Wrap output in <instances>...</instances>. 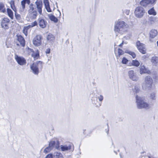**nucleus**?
I'll list each match as a JSON object with an SVG mask.
<instances>
[{
    "label": "nucleus",
    "mask_w": 158,
    "mask_h": 158,
    "mask_svg": "<svg viewBox=\"0 0 158 158\" xmlns=\"http://www.w3.org/2000/svg\"><path fill=\"white\" fill-rule=\"evenodd\" d=\"M136 46L140 52L143 54H145L146 53V49L145 45L141 43L139 40L136 41Z\"/></svg>",
    "instance_id": "obj_5"
},
{
    "label": "nucleus",
    "mask_w": 158,
    "mask_h": 158,
    "mask_svg": "<svg viewBox=\"0 0 158 158\" xmlns=\"http://www.w3.org/2000/svg\"><path fill=\"white\" fill-rule=\"evenodd\" d=\"M43 62L40 61H38L36 63V64L33 63L31 66V69L32 70L33 73L35 75H38L39 73L38 66L40 64L41 67H42Z\"/></svg>",
    "instance_id": "obj_4"
},
{
    "label": "nucleus",
    "mask_w": 158,
    "mask_h": 158,
    "mask_svg": "<svg viewBox=\"0 0 158 158\" xmlns=\"http://www.w3.org/2000/svg\"><path fill=\"white\" fill-rule=\"evenodd\" d=\"M38 23L39 26L42 28L46 27L47 22L44 19L42 18H39L38 19Z\"/></svg>",
    "instance_id": "obj_11"
},
{
    "label": "nucleus",
    "mask_w": 158,
    "mask_h": 158,
    "mask_svg": "<svg viewBox=\"0 0 158 158\" xmlns=\"http://www.w3.org/2000/svg\"><path fill=\"white\" fill-rule=\"evenodd\" d=\"M15 18L16 19H17L18 20L20 19L21 18L20 15L18 14L17 13V11L16 12H15Z\"/></svg>",
    "instance_id": "obj_39"
},
{
    "label": "nucleus",
    "mask_w": 158,
    "mask_h": 158,
    "mask_svg": "<svg viewBox=\"0 0 158 158\" xmlns=\"http://www.w3.org/2000/svg\"><path fill=\"white\" fill-rule=\"evenodd\" d=\"M45 158H53V155L52 153H49L46 156Z\"/></svg>",
    "instance_id": "obj_40"
},
{
    "label": "nucleus",
    "mask_w": 158,
    "mask_h": 158,
    "mask_svg": "<svg viewBox=\"0 0 158 158\" xmlns=\"http://www.w3.org/2000/svg\"><path fill=\"white\" fill-rule=\"evenodd\" d=\"M148 13L149 15H156V13L154 9V7H152L148 11Z\"/></svg>",
    "instance_id": "obj_26"
},
{
    "label": "nucleus",
    "mask_w": 158,
    "mask_h": 158,
    "mask_svg": "<svg viewBox=\"0 0 158 158\" xmlns=\"http://www.w3.org/2000/svg\"><path fill=\"white\" fill-rule=\"evenodd\" d=\"M26 3L29 5L30 3V0H23L21 2L22 7L23 9L25 8V4Z\"/></svg>",
    "instance_id": "obj_23"
},
{
    "label": "nucleus",
    "mask_w": 158,
    "mask_h": 158,
    "mask_svg": "<svg viewBox=\"0 0 158 158\" xmlns=\"http://www.w3.org/2000/svg\"><path fill=\"white\" fill-rule=\"evenodd\" d=\"M26 50L27 52L29 54L31 53H34V52L33 49L30 48L29 47H27L26 48Z\"/></svg>",
    "instance_id": "obj_32"
},
{
    "label": "nucleus",
    "mask_w": 158,
    "mask_h": 158,
    "mask_svg": "<svg viewBox=\"0 0 158 158\" xmlns=\"http://www.w3.org/2000/svg\"><path fill=\"white\" fill-rule=\"evenodd\" d=\"M157 46H158V41H157Z\"/></svg>",
    "instance_id": "obj_46"
},
{
    "label": "nucleus",
    "mask_w": 158,
    "mask_h": 158,
    "mask_svg": "<svg viewBox=\"0 0 158 158\" xmlns=\"http://www.w3.org/2000/svg\"><path fill=\"white\" fill-rule=\"evenodd\" d=\"M149 98L152 100H155L156 99L155 94L154 93H151L150 94Z\"/></svg>",
    "instance_id": "obj_34"
},
{
    "label": "nucleus",
    "mask_w": 158,
    "mask_h": 158,
    "mask_svg": "<svg viewBox=\"0 0 158 158\" xmlns=\"http://www.w3.org/2000/svg\"><path fill=\"white\" fill-rule=\"evenodd\" d=\"M9 3L11 9L15 12H16L17 9L15 6V1L14 0H11L10 2Z\"/></svg>",
    "instance_id": "obj_24"
},
{
    "label": "nucleus",
    "mask_w": 158,
    "mask_h": 158,
    "mask_svg": "<svg viewBox=\"0 0 158 158\" xmlns=\"http://www.w3.org/2000/svg\"><path fill=\"white\" fill-rule=\"evenodd\" d=\"M37 1H39L38 0H37Z\"/></svg>",
    "instance_id": "obj_47"
},
{
    "label": "nucleus",
    "mask_w": 158,
    "mask_h": 158,
    "mask_svg": "<svg viewBox=\"0 0 158 158\" xmlns=\"http://www.w3.org/2000/svg\"><path fill=\"white\" fill-rule=\"evenodd\" d=\"M17 40L19 42V44L17 43V46H20L22 47H24L25 45V41L24 38L21 35H16Z\"/></svg>",
    "instance_id": "obj_9"
},
{
    "label": "nucleus",
    "mask_w": 158,
    "mask_h": 158,
    "mask_svg": "<svg viewBox=\"0 0 158 158\" xmlns=\"http://www.w3.org/2000/svg\"><path fill=\"white\" fill-rule=\"evenodd\" d=\"M149 1H151V4L154 5L156 3V0H149Z\"/></svg>",
    "instance_id": "obj_42"
},
{
    "label": "nucleus",
    "mask_w": 158,
    "mask_h": 158,
    "mask_svg": "<svg viewBox=\"0 0 158 158\" xmlns=\"http://www.w3.org/2000/svg\"><path fill=\"white\" fill-rule=\"evenodd\" d=\"M136 100L137 103V106L139 109L145 108L147 109L149 108V104L137 95L136 96Z\"/></svg>",
    "instance_id": "obj_2"
},
{
    "label": "nucleus",
    "mask_w": 158,
    "mask_h": 158,
    "mask_svg": "<svg viewBox=\"0 0 158 158\" xmlns=\"http://www.w3.org/2000/svg\"><path fill=\"white\" fill-rule=\"evenodd\" d=\"M118 57H119L121 55L124 54V52L122 49L118 48Z\"/></svg>",
    "instance_id": "obj_36"
},
{
    "label": "nucleus",
    "mask_w": 158,
    "mask_h": 158,
    "mask_svg": "<svg viewBox=\"0 0 158 158\" xmlns=\"http://www.w3.org/2000/svg\"><path fill=\"white\" fill-rule=\"evenodd\" d=\"M52 149L51 148L48 146V147L45 148L44 150V152L45 154H47L48 153L50 152Z\"/></svg>",
    "instance_id": "obj_31"
},
{
    "label": "nucleus",
    "mask_w": 158,
    "mask_h": 158,
    "mask_svg": "<svg viewBox=\"0 0 158 158\" xmlns=\"http://www.w3.org/2000/svg\"><path fill=\"white\" fill-rule=\"evenodd\" d=\"M10 23V20L7 17H4L1 22V27L5 30L9 28V26Z\"/></svg>",
    "instance_id": "obj_6"
},
{
    "label": "nucleus",
    "mask_w": 158,
    "mask_h": 158,
    "mask_svg": "<svg viewBox=\"0 0 158 158\" xmlns=\"http://www.w3.org/2000/svg\"><path fill=\"white\" fill-rule=\"evenodd\" d=\"M31 56L33 57L34 60H36L39 58L40 57V54L39 51L37 50L36 52V53H33L31 55Z\"/></svg>",
    "instance_id": "obj_25"
},
{
    "label": "nucleus",
    "mask_w": 158,
    "mask_h": 158,
    "mask_svg": "<svg viewBox=\"0 0 158 158\" xmlns=\"http://www.w3.org/2000/svg\"><path fill=\"white\" fill-rule=\"evenodd\" d=\"M15 59L17 63L20 65H25L27 63L26 59L23 57L15 55Z\"/></svg>",
    "instance_id": "obj_10"
},
{
    "label": "nucleus",
    "mask_w": 158,
    "mask_h": 158,
    "mask_svg": "<svg viewBox=\"0 0 158 158\" xmlns=\"http://www.w3.org/2000/svg\"><path fill=\"white\" fill-rule=\"evenodd\" d=\"M127 53L131 55L133 59L135 58L136 57V54L134 52L129 51Z\"/></svg>",
    "instance_id": "obj_33"
},
{
    "label": "nucleus",
    "mask_w": 158,
    "mask_h": 158,
    "mask_svg": "<svg viewBox=\"0 0 158 158\" xmlns=\"http://www.w3.org/2000/svg\"><path fill=\"white\" fill-rule=\"evenodd\" d=\"M145 82L147 85H148V87L151 88L153 83V80L150 76H147L145 79Z\"/></svg>",
    "instance_id": "obj_14"
},
{
    "label": "nucleus",
    "mask_w": 158,
    "mask_h": 158,
    "mask_svg": "<svg viewBox=\"0 0 158 158\" xmlns=\"http://www.w3.org/2000/svg\"><path fill=\"white\" fill-rule=\"evenodd\" d=\"M6 11V9L4 4L2 3H0V12L4 13Z\"/></svg>",
    "instance_id": "obj_28"
},
{
    "label": "nucleus",
    "mask_w": 158,
    "mask_h": 158,
    "mask_svg": "<svg viewBox=\"0 0 158 158\" xmlns=\"http://www.w3.org/2000/svg\"><path fill=\"white\" fill-rule=\"evenodd\" d=\"M50 52V49L49 48H48L47 49L46 51V54H49Z\"/></svg>",
    "instance_id": "obj_44"
},
{
    "label": "nucleus",
    "mask_w": 158,
    "mask_h": 158,
    "mask_svg": "<svg viewBox=\"0 0 158 158\" xmlns=\"http://www.w3.org/2000/svg\"><path fill=\"white\" fill-rule=\"evenodd\" d=\"M29 28H30V26L28 25L24 27L23 28V32L26 36L27 35L28 30Z\"/></svg>",
    "instance_id": "obj_30"
},
{
    "label": "nucleus",
    "mask_w": 158,
    "mask_h": 158,
    "mask_svg": "<svg viewBox=\"0 0 158 158\" xmlns=\"http://www.w3.org/2000/svg\"><path fill=\"white\" fill-rule=\"evenodd\" d=\"M49 18L50 20L54 22L55 23H57L58 22V19L54 15L50 14L49 15Z\"/></svg>",
    "instance_id": "obj_27"
},
{
    "label": "nucleus",
    "mask_w": 158,
    "mask_h": 158,
    "mask_svg": "<svg viewBox=\"0 0 158 158\" xmlns=\"http://www.w3.org/2000/svg\"><path fill=\"white\" fill-rule=\"evenodd\" d=\"M139 72L141 74L145 73L149 74L150 73V71L149 70H148L143 65L140 66Z\"/></svg>",
    "instance_id": "obj_18"
},
{
    "label": "nucleus",
    "mask_w": 158,
    "mask_h": 158,
    "mask_svg": "<svg viewBox=\"0 0 158 158\" xmlns=\"http://www.w3.org/2000/svg\"><path fill=\"white\" fill-rule=\"evenodd\" d=\"M37 22L35 21H34L33 22L31 23V25H29V26H30V28L31 27H33L37 26Z\"/></svg>",
    "instance_id": "obj_38"
},
{
    "label": "nucleus",
    "mask_w": 158,
    "mask_h": 158,
    "mask_svg": "<svg viewBox=\"0 0 158 158\" xmlns=\"http://www.w3.org/2000/svg\"><path fill=\"white\" fill-rule=\"evenodd\" d=\"M44 3L45 6V8L48 12H50L52 11L50 7L49 3L48 0H44Z\"/></svg>",
    "instance_id": "obj_17"
},
{
    "label": "nucleus",
    "mask_w": 158,
    "mask_h": 158,
    "mask_svg": "<svg viewBox=\"0 0 158 158\" xmlns=\"http://www.w3.org/2000/svg\"><path fill=\"white\" fill-rule=\"evenodd\" d=\"M7 12L8 16L11 19H14V14L10 8L7 9Z\"/></svg>",
    "instance_id": "obj_21"
},
{
    "label": "nucleus",
    "mask_w": 158,
    "mask_h": 158,
    "mask_svg": "<svg viewBox=\"0 0 158 158\" xmlns=\"http://www.w3.org/2000/svg\"><path fill=\"white\" fill-rule=\"evenodd\" d=\"M98 99L100 101H102L103 100V97L102 95H100L98 97Z\"/></svg>",
    "instance_id": "obj_43"
},
{
    "label": "nucleus",
    "mask_w": 158,
    "mask_h": 158,
    "mask_svg": "<svg viewBox=\"0 0 158 158\" xmlns=\"http://www.w3.org/2000/svg\"><path fill=\"white\" fill-rule=\"evenodd\" d=\"M158 57H153L152 59V62L154 63H157L158 62Z\"/></svg>",
    "instance_id": "obj_35"
},
{
    "label": "nucleus",
    "mask_w": 158,
    "mask_h": 158,
    "mask_svg": "<svg viewBox=\"0 0 158 158\" xmlns=\"http://www.w3.org/2000/svg\"><path fill=\"white\" fill-rule=\"evenodd\" d=\"M42 36L41 35H37L33 40V44L35 46H39L41 45L42 44Z\"/></svg>",
    "instance_id": "obj_8"
},
{
    "label": "nucleus",
    "mask_w": 158,
    "mask_h": 158,
    "mask_svg": "<svg viewBox=\"0 0 158 158\" xmlns=\"http://www.w3.org/2000/svg\"><path fill=\"white\" fill-rule=\"evenodd\" d=\"M128 74L129 78L133 81H136L137 80L138 78L135 75L133 70H131L129 71Z\"/></svg>",
    "instance_id": "obj_13"
},
{
    "label": "nucleus",
    "mask_w": 158,
    "mask_h": 158,
    "mask_svg": "<svg viewBox=\"0 0 158 158\" xmlns=\"http://www.w3.org/2000/svg\"><path fill=\"white\" fill-rule=\"evenodd\" d=\"M151 2L149 0H142L139 3L141 6L145 7L149 4H151Z\"/></svg>",
    "instance_id": "obj_16"
},
{
    "label": "nucleus",
    "mask_w": 158,
    "mask_h": 158,
    "mask_svg": "<svg viewBox=\"0 0 158 158\" xmlns=\"http://www.w3.org/2000/svg\"><path fill=\"white\" fill-rule=\"evenodd\" d=\"M52 37V35H48L47 37V39L48 40H51V38Z\"/></svg>",
    "instance_id": "obj_41"
},
{
    "label": "nucleus",
    "mask_w": 158,
    "mask_h": 158,
    "mask_svg": "<svg viewBox=\"0 0 158 158\" xmlns=\"http://www.w3.org/2000/svg\"><path fill=\"white\" fill-rule=\"evenodd\" d=\"M35 3L36 6L37 10L38 13L40 15H42V8L43 7V4L42 2L40 1H36Z\"/></svg>",
    "instance_id": "obj_12"
},
{
    "label": "nucleus",
    "mask_w": 158,
    "mask_h": 158,
    "mask_svg": "<svg viewBox=\"0 0 158 158\" xmlns=\"http://www.w3.org/2000/svg\"><path fill=\"white\" fill-rule=\"evenodd\" d=\"M38 14L36 10H35L34 5L31 4L29 6L27 16L31 19H34L36 18Z\"/></svg>",
    "instance_id": "obj_3"
},
{
    "label": "nucleus",
    "mask_w": 158,
    "mask_h": 158,
    "mask_svg": "<svg viewBox=\"0 0 158 158\" xmlns=\"http://www.w3.org/2000/svg\"><path fill=\"white\" fill-rule=\"evenodd\" d=\"M73 144L72 143L69 144L68 146L67 145H61V149L62 151H64L70 150Z\"/></svg>",
    "instance_id": "obj_20"
},
{
    "label": "nucleus",
    "mask_w": 158,
    "mask_h": 158,
    "mask_svg": "<svg viewBox=\"0 0 158 158\" xmlns=\"http://www.w3.org/2000/svg\"><path fill=\"white\" fill-rule=\"evenodd\" d=\"M128 62V60L125 57H123L122 61V63L124 64H126Z\"/></svg>",
    "instance_id": "obj_37"
},
{
    "label": "nucleus",
    "mask_w": 158,
    "mask_h": 158,
    "mask_svg": "<svg viewBox=\"0 0 158 158\" xmlns=\"http://www.w3.org/2000/svg\"><path fill=\"white\" fill-rule=\"evenodd\" d=\"M145 10L141 6L136 7L134 11L135 16L139 18L142 17L144 15Z\"/></svg>",
    "instance_id": "obj_7"
},
{
    "label": "nucleus",
    "mask_w": 158,
    "mask_h": 158,
    "mask_svg": "<svg viewBox=\"0 0 158 158\" xmlns=\"http://www.w3.org/2000/svg\"><path fill=\"white\" fill-rule=\"evenodd\" d=\"M56 142L55 141H51L49 142V143L48 146L52 148V149H53V148L55 147H55L56 148H58L59 147V142H58V144H56Z\"/></svg>",
    "instance_id": "obj_19"
},
{
    "label": "nucleus",
    "mask_w": 158,
    "mask_h": 158,
    "mask_svg": "<svg viewBox=\"0 0 158 158\" xmlns=\"http://www.w3.org/2000/svg\"><path fill=\"white\" fill-rule=\"evenodd\" d=\"M140 65L139 62L137 60H132L131 65V66H133L136 67H138Z\"/></svg>",
    "instance_id": "obj_29"
},
{
    "label": "nucleus",
    "mask_w": 158,
    "mask_h": 158,
    "mask_svg": "<svg viewBox=\"0 0 158 158\" xmlns=\"http://www.w3.org/2000/svg\"><path fill=\"white\" fill-rule=\"evenodd\" d=\"M123 44V42L122 43H121L119 45V46L121 47L122 46V45Z\"/></svg>",
    "instance_id": "obj_45"
},
{
    "label": "nucleus",
    "mask_w": 158,
    "mask_h": 158,
    "mask_svg": "<svg viewBox=\"0 0 158 158\" xmlns=\"http://www.w3.org/2000/svg\"><path fill=\"white\" fill-rule=\"evenodd\" d=\"M127 24L122 21H118L115 23L114 28L115 32L123 34L127 31Z\"/></svg>",
    "instance_id": "obj_1"
},
{
    "label": "nucleus",
    "mask_w": 158,
    "mask_h": 158,
    "mask_svg": "<svg viewBox=\"0 0 158 158\" xmlns=\"http://www.w3.org/2000/svg\"><path fill=\"white\" fill-rule=\"evenodd\" d=\"M158 34V32L157 30L152 29L150 31L149 33V37L150 38L153 39Z\"/></svg>",
    "instance_id": "obj_15"
},
{
    "label": "nucleus",
    "mask_w": 158,
    "mask_h": 158,
    "mask_svg": "<svg viewBox=\"0 0 158 158\" xmlns=\"http://www.w3.org/2000/svg\"><path fill=\"white\" fill-rule=\"evenodd\" d=\"M53 158H64L62 154L58 152H55L54 153Z\"/></svg>",
    "instance_id": "obj_22"
}]
</instances>
